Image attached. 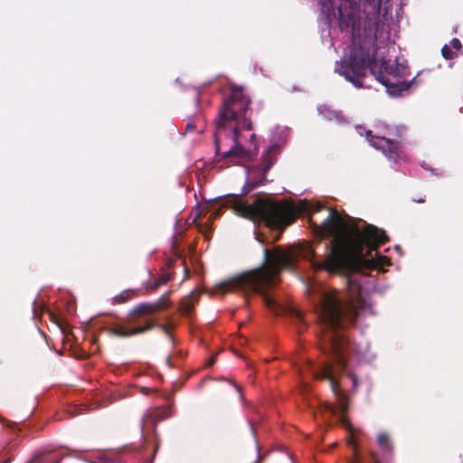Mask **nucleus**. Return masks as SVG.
Here are the masks:
<instances>
[{
  "mask_svg": "<svg viewBox=\"0 0 463 463\" xmlns=\"http://www.w3.org/2000/svg\"><path fill=\"white\" fill-rule=\"evenodd\" d=\"M310 223L313 232L320 240L333 237L326 258L323 261L315 260L316 251L311 244L303 242L298 247L296 256L309 260L315 270L354 273L390 263L387 257L379 255L378 252L375 253V258H367L380 245L389 241L383 230L369 223H364V227L361 229L350 216L344 218L333 208H329V214L321 224L315 223L311 219Z\"/></svg>",
  "mask_w": 463,
  "mask_h": 463,
  "instance_id": "obj_1",
  "label": "nucleus"
},
{
  "mask_svg": "<svg viewBox=\"0 0 463 463\" xmlns=\"http://www.w3.org/2000/svg\"><path fill=\"white\" fill-rule=\"evenodd\" d=\"M358 315L359 309L353 300L344 302L335 294L324 295L319 312L320 347L323 353L329 356V360L317 369L310 361L307 364L314 378L330 382L337 404L336 406L328 404L326 409L333 414L339 412L340 420L345 428L351 427L345 415L348 410V399L340 389L336 377L345 370V353L349 347V341L341 330L345 322L353 324Z\"/></svg>",
  "mask_w": 463,
  "mask_h": 463,
  "instance_id": "obj_2",
  "label": "nucleus"
},
{
  "mask_svg": "<svg viewBox=\"0 0 463 463\" xmlns=\"http://www.w3.org/2000/svg\"><path fill=\"white\" fill-rule=\"evenodd\" d=\"M378 19H371L365 25V36L359 41L347 57L343 58L335 68V71L344 76L354 87L362 88L361 80L366 76L368 70L375 75L376 80L387 88L390 93L395 94L407 90L410 83L401 80L397 65L383 61L376 73L377 32Z\"/></svg>",
  "mask_w": 463,
  "mask_h": 463,
  "instance_id": "obj_3",
  "label": "nucleus"
},
{
  "mask_svg": "<svg viewBox=\"0 0 463 463\" xmlns=\"http://www.w3.org/2000/svg\"><path fill=\"white\" fill-rule=\"evenodd\" d=\"M263 255L264 261L261 267L222 282L219 285V289L223 293L235 289H250L262 296L263 302L268 308L279 313V305L265 293V288L277 282V278L283 269L293 268L294 259L280 246H275L271 250L264 249Z\"/></svg>",
  "mask_w": 463,
  "mask_h": 463,
  "instance_id": "obj_4",
  "label": "nucleus"
},
{
  "mask_svg": "<svg viewBox=\"0 0 463 463\" xmlns=\"http://www.w3.org/2000/svg\"><path fill=\"white\" fill-rule=\"evenodd\" d=\"M236 213L251 221L260 220L272 230H282L291 224L298 216L296 206L288 201L259 198L247 204L236 202Z\"/></svg>",
  "mask_w": 463,
  "mask_h": 463,
  "instance_id": "obj_5",
  "label": "nucleus"
},
{
  "mask_svg": "<svg viewBox=\"0 0 463 463\" xmlns=\"http://www.w3.org/2000/svg\"><path fill=\"white\" fill-rule=\"evenodd\" d=\"M230 95L223 99L215 123L214 145L216 153L220 152L222 132L226 131L228 128H232L234 122H236V126L244 130H251L252 128L250 118L247 116L251 102L250 97L245 94L242 87H238L235 84L230 85Z\"/></svg>",
  "mask_w": 463,
  "mask_h": 463,
  "instance_id": "obj_6",
  "label": "nucleus"
},
{
  "mask_svg": "<svg viewBox=\"0 0 463 463\" xmlns=\"http://www.w3.org/2000/svg\"><path fill=\"white\" fill-rule=\"evenodd\" d=\"M130 311L124 318L122 323H115L104 328V330L111 336L121 338L130 337L137 335L144 334L153 328L161 329L167 336L172 337L169 327L165 325L159 324L157 321L148 316H137L136 322L129 321Z\"/></svg>",
  "mask_w": 463,
  "mask_h": 463,
  "instance_id": "obj_7",
  "label": "nucleus"
},
{
  "mask_svg": "<svg viewBox=\"0 0 463 463\" xmlns=\"http://www.w3.org/2000/svg\"><path fill=\"white\" fill-rule=\"evenodd\" d=\"M241 127L234 126L232 128L231 138L233 145L226 151L216 153L221 159L227 160L229 163L238 164L240 162H251L258 154L259 146L256 143V135H250V145L245 148L240 142Z\"/></svg>",
  "mask_w": 463,
  "mask_h": 463,
  "instance_id": "obj_8",
  "label": "nucleus"
},
{
  "mask_svg": "<svg viewBox=\"0 0 463 463\" xmlns=\"http://www.w3.org/2000/svg\"><path fill=\"white\" fill-rule=\"evenodd\" d=\"M282 147L279 144L270 145L265 149L260 157V164L259 165L252 166L250 172L256 174V178H252L251 181L246 183L243 187L244 194H248L257 186L263 185L267 182V174L270 168L277 162L278 156L280 154Z\"/></svg>",
  "mask_w": 463,
  "mask_h": 463,
  "instance_id": "obj_9",
  "label": "nucleus"
},
{
  "mask_svg": "<svg viewBox=\"0 0 463 463\" xmlns=\"http://www.w3.org/2000/svg\"><path fill=\"white\" fill-rule=\"evenodd\" d=\"M371 19H379V14L377 13L373 18H369L364 22V26L368 25V22ZM380 23V20H378ZM338 23L342 32H347L351 34L354 42H355L356 36L361 41L365 36V27L364 28V36L360 38V13L356 7H354L350 4L341 5L338 8ZM359 42L354 43V47L358 44Z\"/></svg>",
  "mask_w": 463,
  "mask_h": 463,
  "instance_id": "obj_10",
  "label": "nucleus"
},
{
  "mask_svg": "<svg viewBox=\"0 0 463 463\" xmlns=\"http://www.w3.org/2000/svg\"><path fill=\"white\" fill-rule=\"evenodd\" d=\"M172 291L169 290L163 294L155 302H143L137 306H135L130 310L129 321L135 323L137 316H148L151 317L156 313L166 310L171 302L169 300L170 295Z\"/></svg>",
  "mask_w": 463,
  "mask_h": 463,
  "instance_id": "obj_11",
  "label": "nucleus"
},
{
  "mask_svg": "<svg viewBox=\"0 0 463 463\" xmlns=\"http://www.w3.org/2000/svg\"><path fill=\"white\" fill-rule=\"evenodd\" d=\"M370 145L374 148L381 150L386 156L395 158L399 156L401 145L397 140H392L383 137H375L371 130L365 133Z\"/></svg>",
  "mask_w": 463,
  "mask_h": 463,
  "instance_id": "obj_12",
  "label": "nucleus"
},
{
  "mask_svg": "<svg viewBox=\"0 0 463 463\" xmlns=\"http://www.w3.org/2000/svg\"><path fill=\"white\" fill-rule=\"evenodd\" d=\"M170 417V409L169 408H155L151 411H149L141 420V431L144 433L145 428L152 424L153 428L155 429L156 424Z\"/></svg>",
  "mask_w": 463,
  "mask_h": 463,
  "instance_id": "obj_13",
  "label": "nucleus"
},
{
  "mask_svg": "<svg viewBox=\"0 0 463 463\" xmlns=\"http://www.w3.org/2000/svg\"><path fill=\"white\" fill-rule=\"evenodd\" d=\"M150 279H153L152 271H148ZM173 279V275L170 272H162L161 275L156 279H149L145 281L142 285L145 293H152L157 290L160 287L167 284Z\"/></svg>",
  "mask_w": 463,
  "mask_h": 463,
  "instance_id": "obj_14",
  "label": "nucleus"
},
{
  "mask_svg": "<svg viewBox=\"0 0 463 463\" xmlns=\"http://www.w3.org/2000/svg\"><path fill=\"white\" fill-rule=\"evenodd\" d=\"M377 445L384 455L385 460H389L392 455L393 445L392 442L386 432H380L377 435Z\"/></svg>",
  "mask_w": 463,
  "mask_h": 463,
  "instance_id": "obj_15",
  "label": "nucleus"
},
{
  "mask_svg": "<svg viewBox=\"0 0 463 463\" xmlns=\"http://www.w3.org/2000/svg\"><path fill=\"white\" fill-rule=\"evenodd\" d=\"M198 298L199 294H197L196 292H192L189 296L184 298L180 301L179 307L182 314L189 316L193 312L195 303L198 301Z\"/></svg>",
  "mask_w": 463,
  "mask_h": 463,
  "instance_id": "obj_16",
  "label": "nucleus"
},
{
  "mask_svg": "<svg viewBox=\"0 0 463 463\" xmlns=\"http://www.w3.org/2000/svg\"><path fill=\"white\" fill-rule=\"evenodd\" d=\"M346 286L353 297H354V296L357 298L361 297L362 287L358 281H356L355 279H354L352 278H348L346 280Z\"/></svg>",
  "mask_w": 463,
  "mask_h": 463,
  "instance_id": "obj_17",
  "label": "nucleus"
},
{
  "mask_svg": "<svg viewBox=\"0 0 463 463\" xmlns=\"http://www.w3.org/2000/svg\"><path fill=\"white\" fill-rule=\"evenodd\" d=\"M133 295L134 291L125 290L114 298V302L117 304H123L127 302Z\"/></svg>",
  "mask_w": 463,
  "mask_h": 463,
  "instance_id": "obj_18",
  "label": "nucleus"
},
{
  "mask_svg": "<svg viewBox=\"0 0 463 463\" xmlns=\"http://www.w3.org/2000/svg\"><path fill=\"white\" fill-rule=\"evenodd\" d=\"M441 55L446 60H453L457 56V54L447 44L441 48Z\"/></svg>",
  "mask_w": 463,
  "mask_h": 463,
  "instance_id": "obj_19",
  "label": "nucleus"
},
{
  "mask_svg": "<svg viewBox=\"0 0 463 463\" xmlns=\"http://www.w3.org/2000/svg\"><path fill=\"white\" fill-rule=\"evenodd\" d=\"M364 463H382L378 455L375 452H370Z\"/></svg>",
  "mask_w": 463,
  "mask_h": 463,
  "instance_id": "obj_20",
  "label": "nucleus"
},
{
  "mask_svg": "<svg viewBox=\"0 0 463 463\" xmlns=\"http://www.w3.org/2000/svg\"><path fill=\"white\" fill-rule=\"evenodd\" d=\"M450 45L457 50H460L462 48L461 42L458 38H453L450 41Z\"/></svg>",
  "mask_w": 463,
  "mask_h": 463,
  "instance_id": "obj_21",
  "label": "nucleus"
},
{
  "mask_svg": "<svg viewBox=\"0 0 463 463\" xmlns=\"http://www.w3.org/2000/svg\"><path fill=\"white\" fill-rule=\"evenodd\" d=\"M194 130H195V125H194V122H189V123H187V124H186V131L191 132V131H194Z\"/></svg>",
  "mask_w": 463,
  "mask_h": 463,
  "instance_id": "obj_22",
  "label": "nucleus"
},
{
  "mask_svg": "<svg viewBox=\"0 0 463 463\" xmlns=\"http://www.w3.org/2000/svg\"><path fill=\"white\" fill-rule=\"evenodd\" d=\"M350 377L353 381L354 386L356 387L358 384V379L354 373H350Z\"/></svg>",
  "mask_w": 463,
  "mask_h": 463,
  "instance_id": "obj_23",
  "label": "nucleus"
},
{
  "mask_svg": "<svg viewBox=\"0 0 463 463\" xmlns=\"http://www.w3.org/2000/svg\"><path fill=\"white\" fill-rule=\"evenodd\" d=\"M325 208V206L321 203H318L316 205L315 209H314V213H317V212H319L321 210H323Z\"/></svg>",
  "mask_w": 463,
  "mask_h": 463,
  "instance_id": "obj_24",
  "label": "nucleus"
},
{
  "mask_svg": "<svg viewBox=\"0 0 463 463\" xmlns=\"http://www.w3.org/2000/svg\"><path fill=\"white\" fill-rule=\"evenodd\" d=\"M412 202H414V203H425V198H424V197H420V198H413V199H412Z\"/></svg>",
  "mask_w": 463,
  "mask_h": 463,
  "instance_id": "obj_25",
  "label": "nucleus"
},
{
  "mask_svg": "<svg viewBox=\"0 0 463 463\" xmlns=\"http://www.w3.org/2000/svg\"><path fill=\"white\" fill-rule=\"evenodd\" d=\"M151 392V389L146 387H142V393L143 394H148Z\"/></svg>",
  "mask_w": 463,
  "mask_h": 463,
  "instance_id": "obj_26",
  "label": "nucleus"
},
{
  "mask_svg": "<svg viewBox=\"0 0 463 463\" xmlns=\"http://www.w3.org/2000/svg\"><path fill=\"white\" fill-rule=\"evenodd\" d=\"M214 362H215V357H214V356H213V357L209 360V362H208V366H212V365L214 364Z\"/></svg>",
  "mask_w": 463,
  "mask_h": 463,
  "instance_id": "obj_27",
  "label": "nucleus"
},
{
  "mask_svg": "<svg viewBox=\"0 0 463 463\" xmlns=\"http://www.w3.org/2000/svg\"><path fill=\"white\" fill-rule=\"evenodd\" d=\"M296 316H297V318H298L299 321H302L303 317H302V315H301L299 312H297Z\"/></svg>",
  "mask_w": 463,
  "mask_h": 463,
  "instance_id": "obj_28",
  "label": "nucleus"
},
{
  "mask_svg": "<svg viewBox=\"0 0 463 463\" xmlns=\"http://www.w3.org/2000/svg\"><path fill=\"white\" fill-rule=\"evenodd\" d=\"M40 460H41L40 457H38V458H34V461H35V462H38V461H40Z\"/></svg>",
  "mask_w": 463,
  "mask_h": 463,
  "instance_id": "obj_29",
  "label": "nucleus"
},
{
  "mask_svg": "<svg viewBox=\"0 0 463 463\" xmlns=\"http://www.w3.org/2000/svg\"><path fill=\"white\" fill-rule=\"evenodd\" d=\"M157 448H158V445H156V446L155 450H154V453H156V452Z\"/></svg>",
  "mask_w": 463,
  "mask_h": 463,
  "instance_id": "obj_30",
  "label": "nucleus"
},
{
  "mask_svg": "<svg viewBox=\"0 0 463 463\" xmlns=\"http://www.w3.org/2000/svg\"><path fill=\"white\" fill-rule=\"evenodd\" d=\"M60 461H61V458L55 460L53 463H60Z\"/></svg>",
  "mask_w": 463,
  "mask_h": 463,
  "instance_id": "obj_31",
  "label": "nucleus"
},
{
  "mask_svg": "<svg viewBox=\"0 0 463 463\" xmlns=\"http://www.w3.org/2000/svg\"><path fill=\"white\" fill-rule=\"evenodd\" d=\"M52 321L57 323L56 319L54 318V315H52Z\"/></svg>",
  "mask_w": 463,
  "mask_h": 463,
  "instance_id": "obj_32",
  "label": "nucleus"
},
{
  "mask_svg": "<svg viewBox=\"0 0 463 463\" xmlns=\"http://www.w3.org/2000/svg\"><path fill=\"white\" fill-rule=\"evenodd\" d=\"M236 388H237V390H238L239 392H241V388H240V386H236Z\"/></svg>",
  "mask_w": 463,
  "mask_h": 463,
  "instance_id": "obj_33",
  "label": "nucleus"
}]
</instances>
